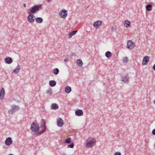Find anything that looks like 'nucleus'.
<instances>
[{
	"mask_svg": "<svg viewBox=\"0 0 155 155\" xmlns=\"http://www.w3.org/2000/svg\"><path fill=\"white\" fill-rule=\"evenodd\" d=\"M42 4H39L34 5L33 6L31 7L30 9H29V11L28 12V13L33 14L36 13L40 10L42 9Z\"/></svg>",
	"mask_w": 155,
	"mask_h": 155,
	"instance_id": "f257e3e1",
	"label": "nucleus"
},
{
	"mask_svg": "<svg viewBox=\"0 0 155 155\" xmlns=\"http://www.w3.org/2000/svg\"><path fill=\"white\" fill-rule=\"evenodd\" d=\"M96 140L95 138L89 137L87 140L86 147H92L95 143Z\"/></svg>",
	"mask_w": 155,
	"mask_h": 155,
	"instance_id": "f03ea898",
	"label": "nucleus"
},
{
	"mask_svg": "<svg viewBox=\"0 0 155 155\" xmlns=\"http://www.w3.org/2000/svg\"><path fill=\"white\" fill-rule=\"evenodd\" d=\"M39 129V125L36 123H33L31 125V130L33 132H37Z\"/></svg>",
	"mask_w": 155,
	"mask_h": 155,
	"instance_id": "7ed1b4c3",
	"label": "nucleus"
},
{
	"mask_svg": "<svg viewBox=\"0 0 155 155\" xmlns=\"http://www.w3.org/2000/svg\"><path fill=\"white\" fill-rule=\"evenodd\" d=\"M12 109H10L8 111V113L10 114H12L13 113L18 110L19 107L18 106L15 105H13L11 106Z\"/></svg>",
	"mask_w": 155,
	"mask_h": 155,
	"instance_id": "20e7f679",
	"label": "nucleus"
},
{
	"mask_svg": "<svg viewBox=\"0 0 155 155\" xmlns=\"http://www.w3.org/2000/svg\"><path fill=\"white\" fill-rule=\"evenodd\" d=\"M42 126V128L43 129L40 131L39 132L38 131L37 132V135H39L41 134H42L46 130V127L45 126L46 125V122L45 120L44 119L42 120V122L41 123Z\"/></svg>",
	"mask_w": 155,
	"mask_h": 155,
	"instance_id": "39448f33",
	"label": "nucleus"
},
{
	"mask_svg": "<svg viewBox=\"0 0 155 155\" xmlns=\"http://www.w3.org/2000/svg\"><path fill=\"white\" fill-rule=\"evenodd\" d=\"M28 15L27 17L28 21L31 23H33L35 20V17L33 14L29 13L28 14Z\"/></svg>",
	"mask_w": 155,
	"mask_h": 155,
	"instance_id": "423d86ee",
	"label": "nucleus"
},
{
	"mask_svg": "<svg viewBox=\"0 0 155 155\" xmlns=\"http://www.w3.org/2000/svg\"><path fill=\"white\" fill-rule=\"evenodd\" d=\"M135 45L134 43L132 41L129 40L127 43V47L129 49H132L135 47Z\"/></svg>",
	"mask_w": 155,
	"mask_h": 155,
	"instance_id": "0eeeda50",
	"label": "nucleus"
},
{
	"mask_svg": "<svg viewBox=\"0 0 155 155\" xmlns=\"http://www.w3.org/2000/svg\"><path fill=\"white\" fill-rule=\"evenodd\" d=\"M59 15L62 18H65L67 15V12L64 9H62L59 13Z\"/></svg>",
	"mask_w": 155,
	"mask_h": 155,
	"instance_id": "6e6552de",
	"label": "nucleus"
},
{
	"mask_svg": "<svg viewBox=\"0 0 155 155\" xmlns=\"http://www.w3.org/2000/svg\"><path fill=\"white\" fill-rule=\"evenodd\" d=\"M150 58V57L148 56H144L142 64L143 65H147L149 61Z\"/></svg>",
	"mask_w": 155,
	"mask_h": 155,
	"instance_id": "1a4fd4ad",
	"label": "nucleus"
},
{
	"mask_svg": "<svg viewBox=\"0 0 155 155\" xmlns=\"http://www.w3.org/2000/svg\"><path fill=\"white\" fill-rule=\"evenodd\" d=\"M5 143L7 146H9L11 145L12 143V138L8 137L7 138L5 141Z\"/></svg>",
	"mask_w": 155,
	"mask_h": 155,
	"instance_id": "9d476101",
	"label": "nucleus"
},
{
	"mask_svg": "<svg viewBox=\"0 0 155 155\" xmlns=\"http://www.w3.org/2000/svg\"><path fill=\"white\" fill-rule=\"evenodd\" d=\"M101 21H97L94 23L93 25L94 27L97 29L101 25Z\"/></svg>",
	"mask_w": 155,
	"mask_h": 155,
	"instance_id": "9b49d317",
	"label": "nucleus"
},
{
	"mask_svg": "<svg viewBox=\"0 0 155 155\" xmlns=\"http://www.w3.org/2000/svg\"><path fill=\"white\" fill-rule=\"evenodd\" d=\"M128 75L127 74L123 76L122 78V81L125 83H128L129 81V78L128 77Z\"/></svg>",
	"mask_w": 155,
	"mask_h": 155,
	"instance_id": "f8f14e48",
	"label": "nucleus"
},
{
	"mask_svg": "<svg viewBox=\"0 0 155 155\" xmlns=\"http://www.w3.org/2000/svg\"><path fill=\"white\" fill-rule=\"evenodd\" d=\"M5 61L6 64H9L12 62L13 60L11 58L7 57L5 59Z\"/></svg>",
	"mask_w": 155,
	"mask_h": 155,
	"instance_id": "ddd939ff",
	"label": "nucleus"
},
{
	"mask_svg": "<svg viewBox=\"0 0 155 155\" xmlns=\"http://www.w3.org/2000/svg\"><path fill=\"white\" fill-rule=\"evenodd\" d=\"M64 124L63 120L61 118H59L57 120V125L58 127H61Z\"/></svg>",
	"mask_w": 155,
	"mask_h": 155,
	"instance_id": "4468645a",
	"label": "nucleus"
},
{
	"mask_svg": "<svg viewBox=\"0 0 155 155\" xmlns=\"http://www.w3.org/2000/svg\"><path fill=\"white\" fill-rule=\"evenodd\" d=\"M75 113L76 115L79 116H82L83 114V112L82 110L81 109L77 110L75 111Z\"/></svg>",
	"mask_w": 155,
	"mask_h": 155,
	"instance_id": "2eb2a0df",
	"label": "nucleus"
},
{
	"mask_svg": "<svg viewBox=\"0 0 155 155\" xmlns=\"http://www.w3.org/2000/svg\"><path fill=\"white\" fill-rule=\"evenodd\" d=\"M5 94L4 89L2 87L0 92V99H2L3 98Z\"/></svg>",
	"mask_w": 155,
	"mask_h": 155,
	"instance_id": "dca6fc26",
	"label": "nucleus"
},
{
	"mask_svg": "<svg viewBox=\"0 0 155 155\" xmlns=\"http://www.w3.org/2000/svg\"><path fill=\"white\" fill-rule=\"evenodd\" d=\"M130 24V21L126 20L124 22V26L126 28H128L129 27V25Z\"/></svg>",
	"mask_w": 155,
	"mask_h": 155,
	"instance_id": "f3484780",
	"label": "nucleus"
},
{
	"mask_svg": "<svg viewBox=\"0 0 155 155\" xmlns=\"http://www.w3.org/2000/svg\"><path fill=\"white\" fill-rule=\"evenodd\" d=\"M35 19L36 22L38 24L42 23L43 21V19L41 17H37Z\"/></svg>",
	"mask_w": 155,
	"mask_h": 155,
	"instance_id": "a211bd4d",
	"label": "nucleus"
},
{
	"mask_svg": "<svg viewBox=\"0 0 155 155\" xmlns=\"http://www.w3.org/2000/svg\"><path fill=\"white\" fill-rule=\"evenodd\" d=\"M58 108V106L56 104H51V109L53 110H56Z\"/></svg>",
	"mask_w": 155,
	"mask_h": 155,
	"instance_id": "6ab92c4d",
	"label": "nucleus"
},
{
	"mask_svg": "<svg viewBox=\"0 0 155 155\" xmlns=\"http://www.w3.org/2000/svg\"><path fill=\"white\" fill-rule=\"evenodd\" d=\"M71 87L68 86H66L65 88V91L67 93H69L71 91Z\"/></svg>",
	"mask_w": 155,
	"mask_h": 155,
	"instance_id": "aec40b11",
	"label": "nucleus"
},
{
	"mask_svg": "<svg viewBox=\"0 0 155 155\" xmlns=\"http://www.w3.org/2000/svg\"><path fill=\"white\" fill-rule=\"evenodd\" d=\"M21 69V67L20 65H18L17 68L13 71V72L17 74L19 72V71Z\"/></svg>",
	"mask_w": 155,
	"mask_h": 155,
	"instance_id": "412c9836",
	"label": "nucleus"
},
{
	"mask_svg": "<svg viewBox=\"0 0 155 155\" xmlns=\"http://www.w3.org/2000/svg\"><path fill=\"white\" fill-rule=\"evenodd\" d=\"M49 85L51 87H54L56 85V82L55 81L51 80L49 81Z\"/></svg>",
	"mask_w": 155,
	"mask_h": 155,
	"instance_id": "4be33fe9",
	"label": "nucleus"
},
{
	"mask_svg": "<svg viewBox=\"0 0 155 155\" xmlns=\"http://www.w3.org/2000/svg\"><path fill=\"white\" fill-rule=\"evenodd\" d=\"M77 63L78 64V66L80 67H82L83 63L82 60L81 59H78L77 61Z\"/></svg>",
	"mask_w": 155,
	"mask_h": 155,
	"instance_id": "5701e85b",
	"label": "nucleus"
},
{
	"mask_svg": "<svg viewBox=\"0 0 155 155\" xmlns=\"http://www.w3.org/2000/svg\"><path fill=\"white\" fill-rule=\"evenodd\" d=\"M152 5L151 4H148L146 7L147 10L148 11H151L152 10Z\"/></svg>",
	"mask_w": 155,
	"mask_h": 155,
	"instance_id": "b1692460",
	"label": "nucleus"
},
{
	"mask_svg": "<svg viewBox=\"0 0 155 155\" xmlns=\"http://www.w3.org/2000/svg\"><path fill=\"white\" fill-rule=\"evenodd\" d=\"M52 71L54 74L57 75L58 74L59 71L58 69L56 68L53 69Z\"/></svg>",
	"mask_w": 155,
	"mask_h": 155,
	"instance_id": "393cba45",
	"label": "nucleus"
},
{
	"mask_svg": "<svg viewBox=\"0 0 155 155\" xmlns=\"http://www.w3.org/2000/svg\"><path fill=\"white\" fill-rule=\"evenodd\" d=\"M105 55L107 58H109L111 56L112 53L110 51H108L106 52Z\"/></svg>",
	"mask_w": 155,
	"mask_h": 155,
	"instance_id": "a878e982",
	"label": "nucleus"
},
{
	"mask_svg": "<svg viewBox=\"0 0 155 155\" xmlns=\"http://www.w3.org/2000/svg\"><path fill=\"white\" fill-rule=\"evenodd\" d=\"M78 31H71L69 34V38H70L71 37L74 35H75L77 32Z\"/></svg>",
	"mask_w": 155,
	"mask_h": 155,
	"instance_id": "bb28decb",
	"label": "nucleus"
},
{
	"mask_svg": "<svg viewBox=\"0 0 155 155\" xmlns=\"http://www.w3.org/2000/svg\"><path fill=\"white\" fill-rule=\"evenodd\" d=\"M46 93L47 94L51 95V94H52V90L51 88H50L48 89L46 92Z\"/></svg>",
	"mask_w": 155,
	"mask_h": 155,
	"instance_id": "cd10ccee",
	"label": "nucleus"
},
{
	"mask_svg": "<svg viewBox=\"0 0 155 155\" xmlns=\"http://www.w3.org/2000/svg\"><path fill=\"white\" fill-rule=\"evenodd\" d=\"M72 141L71 138L70 137L67 138L65 140V142L67 143H70Z\"/></svg>",
	"mask_w": 155,
	"mask_h": 155,
	"instance_id": "c85d7f7f",
	"label": "nucleus"
},
{
	"mask_svg": "<svg viewBox=\"0 0 155 155\" xmlns=\"http://www.w3.org/2000/svg\"><path fill=\"white\" fill-rule=\"evenodd\" d=\"M123 61L124 62L127 63L128 61V59L127 57H125L123 58Z\"/></svg>",
	"mask_w": 155,
	"mask_h": 155,
	"instance_id": "c756f323",
	"label": "nucleus"
},
{
	"mask_svg": "<svg viewBox=\"0 0 155 155\" xmlns=\"http://www.w3.org/2000/svg\"><path fill=\"white\" fill-rule=\"evenodd\" d=\"M74 144L73 143H71L70 144L68 145V148H73L74 147Z\"/></svg>",
	"mask_w": 155,
	"mask_h": 155,
	"instance_id": "7c9ffc66",
	"label": "nucleus"
},
{
	"mask_svg": "<svg viewBox=\"0 0 155 155\" xmlns=\"http://www.w3.org/2000/svg\"><path fill=\"white\" fill-rule=\"evenodd\" d=\"M114 155H121V154L120 152H117L114 153Z\"/></svg>",
	"mask_w": 155,
	"mask_h": 155,
	"instance_id": "2f4dec72",
	"label": "nucleus"
},
{
	"mask_svg": "<svg viewBox=\"0 0 155 155\" xmlns=\"http://www.w3.org/2000/svg\"><path fill=\"white\" fill-rule=\"evenodd\" d=\"M69 61V60L68 58H66L64 60V61L65 62H68Z\"/></svg>",
	"mask_w": 155,
	"mask_h": 155,
	"instance_id": "473e14b6",
	"label": "nucleus"
},
{
	"mask_svg": "<svg viewBox=\"0 0 155 155\" xmlns=\"http://www.w3.org/2000/svg\"><path fill=\"white\" fill-rule=\"evenodd\" d=\"M152 134L153 135H155V129L153 130Z\"/></svg>",
	"mask_w": 155,
	"mask_h": 155,
	"instance_id": "72a5a7b5",
	"label": "nucleus"
},
{
	"mask_svg": "<svg viewBox=\"0 0 155 155\" xmlns=\"http://www.w3.org/2000/svg\"><path fill=\"white\" fill-rule=\"evenodd\" d=\"M153 68L154 70L155 71V64L153 66Z\"/></svg>",
	"mask_w": 155,
	"mask_h": 155,
	"instance_id": "f704fd0d",
	"label": "nucleus"
},
{
	"mask_svg": "<svg viewBox=\"0 0 155 155\" xmlns=\"http://www.w3.org/2000/svg\"><path fill=\"white\" fill-rule=\"evenodd\" d=\"M23 6L25 8L26 7V5L25 4H24V5H23Z\"/></svg>",
	"mask_w": 155,
	"mask_h": 155,
	"instance_id": "c9c22d12",
	"label": "nucleus"
},
{
	"mask_svg": "<svg viewBox=\"0 0 155 155\" xmlns=\"http://www.w3.org/2000/svg\"><path fill=\"white\" fill-rule=\"evenodd\" d=\"M8 155H13L12 154H9Z\"/></svg>",
	"mask_w": 155,
	"mask_h": 155,
	"instance_id": "e433bc0d",
	"label": "nucleus"
},
{
	"mask_svg": "<svg viewBox=\"0 0 155 155\" xmlns=\"http://www.w3.org/2000/svg\"><path fill=\"white\" fill-rule=\"evenodd\" d=\"M113 27H112L111 30H112V29H113Z\"/></svg>",
	"mask_w": 155,
	"mask_h": 155,
	"instance_id": "4c0bfd02",
	"label": "nucleus"
}]
</instances>
